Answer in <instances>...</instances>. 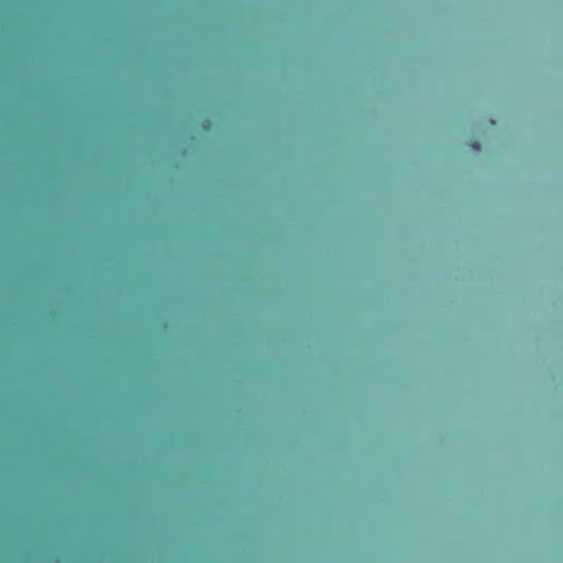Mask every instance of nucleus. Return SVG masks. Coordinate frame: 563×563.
<instances>
[{
	"mask_svg": "<svg viewBox=\"0 0 563 563\" xmlns=\"http://www.w3.org/2000/svg\"><path fill=\"white\" fill-rule=\"evenodd\" d=\"M472 147L475 150V151H479L481 150V144L478 142H474L472 144Z\"/></svg>",
	"mask_w": 563,
	"mask_h": 563,
	"instance_id": "nucleus-1",
	"label": "nucleus"
}]
</instances>
